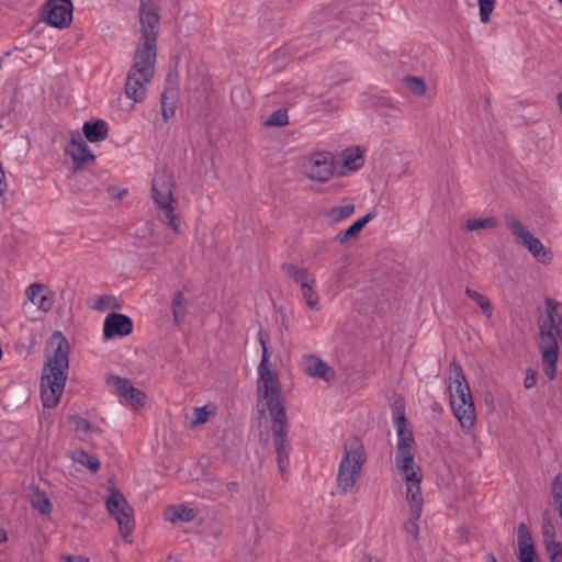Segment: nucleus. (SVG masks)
<instances>
[{"mask_svg": "<svg viewBox=\"0 0 562 562\" xmlns=\"http://www.w3.org/2000/svg\"><path fill=\"white\" fill-rule=\"evenodd\" d=\"M133 330L132 319L119 313L108 315L103 323V335L105 338H113L115 336H127Z\"/></svg>", "mask_w": 562, "mask_h": 562, "instance_id": "a211bd4d", "label": "nucleus"}, {"mask_svg": "<svg viewBox=\"0 0 562 562\" xmlns=\"http://www.w3.org/2000/svg\"><path fill=\"white\" fill-rule=\"evenodd\" d=\"M104 304H105V299L99 297L98 300H95L93 308L102 310Z\"/></svg>", "mask_w": 562, "mask_h": 562, "instance_id": "a18cd8bd", "label": "nucleus"}, {"mask_svg": "<svg viewBox=\"0 0 562 562\" xmlns=\"http://www.w3.org/2000/svg\"><path fill=\"white\" fill-rule=\"evenodd\" d=\"M268 340V335L260 330L259 341L262 347V358L258 367V405L268 409L272 422H285L281 385L277 372L269 361Z\"/></svg>", "mask_w": 562, "mask_h": 562, "instance_id": "20e7f679", "label": "nucleus"}, {"mask_svg": "<svg viewBox=\"0 0 562 562\" xmlns=\"http://www.w3.org/2000/svg\"><path fill=\"white\" fill-rule=\"evenodd\" d=\"M172 177L165 172H157L153 179V199L159 211V217L175 232H179V223L175 214L176 200L172 194Z\"/></svg>", "mask_w": 562, "mask_h": 562, "instance_id": "6e6552de", "label": "nucleus"}, {"mask_svg": "<svg viewBox=\"0 0 562 562\" xmlns=\"http://www.w3.org/2000/svg\"><path fill=\"white\" fill-rule=\"evenodd\" d=\"M562 3V0H559Z\"/></svg>", "mask_w": 562, "mask_h": 562, "instance_id": "3c124183", "label": "nucleus"}, {"mask_svg": "<svg viewBox=\"0 0 562 562\" xmlns=\"http://www.w3.org/2000/svg\"><path fill=\"white\" fill-rule=\"evenodd\" d=\"M72 10L70 0H49L46 3L44 21L57 29L67 27L72 21Z\"/></svg>", "mask_w": 562, "mask_h": 562, "instance_id": "4468645a", "label": "nucleus"}, {"mask_svg": "<svg viewBox=\"0 0 562 562\" xmlns=\"http://www.w3.org/2000/svg\"><path fill=\"white\" fill-rule=\"evenodd\" d=\"M448 391L454 417L464 430H471L476 423V411L470 385L457 363L450 366Z\"/></svg>", "mask_w": 562, "mask_h": 562, "instance_id": "39448f33", "label": "nucleus"}, {"mask_svg": "<svg viewBox=\"0 0 562 562\" xmlns=\"http://www.w3.org/2000/svg\"><path fill=\"white\" fill-rule=\"evenodd\" d=\"M498 222L493 216L487 217H473L464 222V229L469 232L487 231L497 226Z\"/></svg>", "mask_w": 562, "mask_h": 562, "instance_id": "a878e982", "label": "nucleus"}, {"mask_svg": "<svg viewBox=\"0 0 562 562\" xmlns=\"http://www.w3.org/2000/svg\"><path fill=\"white\" fill-rule=\"evenodd\" d=\"M274 436V446L277 452V460L280 471H284L289 465V447L286 442V420L273 422L272 426Z\"/></svg>", "mask_w": 562, "mask_h": 562, "instance_id": "6ab92c4d", "label": "nucleus"}, {"mask_svg": "<svg viewBox=\"0 0 562 562\" xmlns=\"http://www.w3.org/2000/svg\"><path fill=\"white\" fill-rule=\"evenodd\" d=\"M105 507L110 516L116 520L123 539L128 541V537L135 526L133 507L128 504L124 495L115 488H112L109 496L105 498Z\"/></svg>", "mask_w": 562, "mask_h": 562, "instance_id": "9d476101", "label": "nucleus"}, {"mask_svg": "<svg viewBox=\"0 0 562 562\" xmlns=\"http://www.w3.org/2000/svg\"><path fill=\"white\" fill-rule=\"evenodd\" d=\"M7 540V535L3 530L0 529V541L3 542Z\"/></svg>", "mask_w": 562, "mask_h": 562, "instance_id": "09e8293b", "label": "nucleus"}, {"mask_svg": "<svg viewBox=\"0 0 562 562\" xmlns=\"http://www.w3.org/2000/svg\"><path fill=\"white\" fill-rule=\"evenodd\" d=\"M166 99H167V94L162 93V95H161V103H162L161 113H162L165 121L169 120L175 113L173 108L171 105L170 106L167 105Z\"/></svg>", "mask_w": 562, "mask_h": 562, "instance_id": "ea45409f", "label": "nucleus"}, {"mask_svg": "<svg viewBox=\"0 0 562 562\" xmlns=\"http://www.w3.org/2000/svg\"><path fill=\"white\" fill-rule=\"evenodd\" d=\"M355 204L346 203L341 205H335L329 209L327 215L333 222H340L355 213Z\"/></svg>", "mask_w": 562, "mask_h": 562, "instance_id": "c85d7f7f", "label": "nucleus"}, {"mask_svg": "<svg viewBox=\"0 0 562 562\" xmlns=\"http://www.w3.org/2000/svg\"><path fill=\"white\" fill-rule=\"evenodd\" d=\"M405 87L416 95H424L427 91L425 81L415 76L405 77L403 80Z\"/></svg>", "mask_w": 562, "mask_h": 562, "instance_id": "473e14b6", "label": "nucleus"}, {"mask_svg": "<svg viewBox=\"0 0 562 562\" xmlns=\"http://www.w3.org/2000/svg\"><path fill=\"white\" fill-rule=\"evenodd\" d=\"M167 562H180V561H178L177 559L170 558L167 560Z\"/></svg>", "mask_w": 562, "mask_h": 562, "instance_id": "8fccbe9b", "label": "nucleus"}, {"mask_svg": "<svg viewBox=\"0 0 562 562\" xmlns=\"http://www.w3.org/2000/svg\"><path fill=\"white\" fill-rule=\"evenodd\" d=\"M286 276L296 284L301 290L303 301L308 308L313 311L321 310V300L316 291L317 279L314 273L305 268L295 265H286L283 267Z\"/></svg>", "mask_w": 562, "mask_h": 562, "instance_id": "9b49d317", "label": "nucleus"}, {"mask_svg": "<svg viewBox=\"0 0 562 562\" xmlns=\"http://www.w3.org/2000/svg\"><path fill=\"white\" fill-rule=\"evenodd\" d=\"M138 16L140 37L125 83L127 98L135 102H142L145 99L146 85L155 74L159 14L154 0L140 1Z\"/></svg>", "mask_w": 562, "mask_h": 562, "instance_id": "f257e3e1", "label": "nucleus"}, {"mask_svg": "<svg viewBox=\"0 0 562 562\" xmlns=\"http://www.w3.org/2000/svg\"><path fill=\"white\" fill-rule=\"evenodd\" d=\"M109 387L121 397V401L134 409L144 406L146 395L139 389L134 387L126 379L117 375H110L106 380Z\"/></svg>", "mask_w": 562, "mask_h": 562, "instance_id": "ddd939ff", "label": "nucleus"}, {"mask_svg": "<svg viewBox=\"0 0 562 562\" xmlns=\"http://www.w3.org/2000/svg\"><path fill=\"white\" fill-rule=\"evenodd\" d=\"M303 371L312 378L322 379L326 382H330L334 376V370L330 366L323 361L316 355H304L301 360Z\"/></svg>", "mask_w": 562, "mask_h": 562, "instance_id": "f3484780", "label": "nucleus"}, {"mask_svg": "<svg viewBox=\"0 0 562 562\" xmlns=\"http://www.w3.org/2000/svg\"><path fill=\"white\" fill-rule=\"evenodd\" d=\"M416 452L395 453V464L406 484V501L411 507V514L415 519H419L423 512V496L420 483L423 472L415 462Z\"/></svg>", "mask_w": 562, "mask_h": 562, "instance_id": "423d86ee", "label": "nucleus"}, {"mask_svg": "<svg viewBox=\"0 0 562 562\" xmlns=\"http://www.w3.org/2000/svg\"><path fill=\"white\" fill-rule=\"evenodd\" d=\"M537 326V346L541 355L543 372L553 380L557 375L559 349L562 346V303L546 299Z\"/></svg>", "mask_w": 562, "mask_h": 562, "instance_id": "7ed1b4c3", "label": "nucleus"}, {"mask_svg": "<svg viewBox=\"0 0 562 562\" xmlns=\"http://www.w3.org/2000/svg\"><path fill=\"white\" fill-rule=\"evenodd\" d=\"M227 488L229 492H236L237 491V487H238V484L235 483V482H231V483H227Z\"/></svg>", "mask_w": 562, "mask_h": 562, "instance_id": "49530a36", "label": "nucleus"}, {"mask_svg": "<svg viewBox=\"0 0 562 562\" xmlns=\"http://www.w3.org/2000/svg\"><path fill=\"white\" fill-rule=\"evenodd\" d=\"M550 562H562V542L557 539L543 542Z\"/></svg>", "mask_w": 562, "mask_h": 562, "instance_id": "72a5a7b5", "label": "nucleus"}, {"mask_svg": "<svg viewBox=\"0 0 562 562\" xmlns=\"http://www.w3.org/2000/svg\"><path fill=\"white\" fill-rule=\"evenodd\" d=\"M25 294L32 304H34L38 310L43 312L52 310L54 297L52 292L45 285L41 283H32L27 286Z\"/></svg>", "mask_w": 562, "mask_h": 562, "instance_id": "aec40b11", "label": "nucleus"}, {"mask_svg": "<svg viewBox=\"0 0 562 562\" xmlns=\"http://www.w3.org/2000/svg\"><path fill=\"white\" fill-rule=\"evenodd\" d=\"M364 164L363 151L360 147H349L341 151L339 161L335 162L336 176L346 177L359 170Z\"/></svg>", "mask_w": 562, "mask_h": 562, "instance_id": "2eb2a0df", "label": "nucleus"}, {"mask_svg": "<svg viewBox=\"0 0 562 562\" xmlns=\"http://www.w3.org/2000/svg\"><path fill=\"white\" fill-rule=\"evenodd\" d=\"M72 460L79 464L87 467L91 471H97L100 468V462L94 457L88 454L83 450H76L72 453Z\"/></svg>", "mask_w": 562, "mask_h": 562, "instance_id": "7c9ffc66", "label": "nucleus"}, {"mask_svg": "<svg viewBox=\"0 0 562 562\" xmlns=\"http://www.w3.org/2000/svg\"><path fill=\"white\" fill-rule=\"evenodd\" d=\"M67 154L74 159L75 162L78 164H85L94 159L93 154L91 153L85 139L81 138V136L71 139L69 146L67 147Z\"/></svg>", "mask_w": 562, "mask_h": 562, "instance_id": "4be33fe9", "label": "nucleus"}, {"mask_svg": "<svg viewBox=\"0 0 562 562\" xmlns=\"http://www.w3.org/2000/svg\"><path fill=\"white\" fill-rule=\"evenodd\" d=\"M302 172L311 180L326 182L336 176L335 161L329 151H316L301 160Z\"/></svg>", "mask_w": 562, "mask_h": 562, "instance_id": "f8f14e48", "label": "nucleus"}, {"mask_svg": "<svg viewBox=\"0 0 562 562\" xmlns=\"http://www.w3.org/2000/svg\"><path fill=\"white\" fill-rule=\"evenodd\" d=\"M496 0H477L479 15L482 23H487L494 11Z\"/></svg>", "mask_w": 562, "mask_h": 562, "instance_id": "f704fd0d", "label": "nucleus"}, {"mask_svg": "<svg viewBox=\"0 0 562 562\" xmlns=\"http://www.w3.org/2000/svg\"><path fill=\"white\" fill-rule=\"evenodd\" d=\"M541 529H542L543 542L557 539L555 527L552 524L550 517H546V516L543 517Z\"/></svg>", "mask_w": 562, "mask_h": 562, "instance_id": "e433bc0d", "label": "nucleus"}, {"mask_svg": "<svg viewBox=\"0 0 562 562\" xmlns=\"http://www.w3.org/2000/svg\"><path fill=\"white\" fill-rule=\"evenodd\" d=\"M211 484H212V487L210 490V493H217L222 485V483L217 480L212 481Z\"/></svg>", "mask_w": 562, "mask_h": 562, "instance_id": "37998d69", "label": "nucleus"}, {"mask_svg": "<svg viewBox=\"0 0 562 562\" xmlns=\"http://www.w3.org/2000/svg\"><path fill=\"white\" fill-rule=\"evenodd\" d=\"M395 429L397 435L395 453L416 452L413 431L407 427L404 416H400L395 419Z\"/></svg>", "mask_w": 562, "mask_h": 562, "instance_id": "412c9836", "label": "nucleus"}, {"mask_svg": "<svg viewBox=\"0 0 562 562\" xmlns=\"http://www.w3.org/2000/svg\"><path fill=\"white\" fill-rule=\"evenodd\" d=\"M409 515H412L409 513ZM417 519H415L413 516H411L409 520L405 524V530L414 537V539H417L418 537V525L416 522Z\"/></svg>", "mask_w": 562, "mask_h": 562, "instance_id": "4c0bfd02", "label": "nucleus"}, {"mask_svg": "<svg viewBox=\"0 0 562 562\" xmlns=\"http://www.w3.org/2000/svg\"><path fill=\"white\" fill-rule=\"evenodd\" d=\"M31 504L41 514H49L52 512V503L45 492L34 490L31 494Z\"/></svg>", "mask_w": 562, "mask_h": 562, "instance_id": "bb28decb", "label": "nucleus"}, {"mask_svg": "<svg viewBox=\"0 0 562 562\" xmlns=\"http://www.w3.org/2000/svg\"><path fill=\"white\" fill-rule=\"evenodd\" d=\"M465 294L468 295V297L470 300H472L474 303H476L480 306L482 312L487 317H491L493 315V304L491 303L488 297H486L482 293H480V292H477L475 290H472L470 288L465 289Z\"/></svg>", "mask_w": 562, "mask_h": 562, "instance_id": "cd10ccee", "label": "nucleus"}, {"mask_svg": "<svg viewBox=\"0 0 562 562\" xmlns=\"http://www.w3.org/2000/svg\"><path fill=\"white\" fill-rule=\"evenodd\" d=\"M364 462L366 452L361 440L356 437L348 439L337 474V487L342 494L353 490Z\"/></svg>", "mask_w": 562, "mask_h": 562, "instance_id": "0eeeda50", "label": "nucleus"}, {"mask_svg": "<svg viewBox=\"0 0 562 562\" xmlns=\"http://www.w3.org/2000/svg\"><path fill=\"white\" fill-rule=\"evenodd\" d=\"M505 224L516 243L528 249L538 262L549 265L553 260L552 251L519 218L514 215H507Z\"/></svg>", "mask_w": 562, "mask_h": 562, "instance_id": "1a4fd4ad", "label": "nucleus"}, {"mask_svg": "<svg viewBox=\"0 0 562 562\" xmlns=\"http://www.w3.org/2000/svg\"><path fill=\"white\" fill-rule=\"evenodd\" d=\"M374 213H368L363 217L357 220L352 225H350L346 231L338 234L337 239L340 243L348 240L349 238H353L359 235L362 228L374 218Z\"/></svg>", "mask_w": 562, "mask_h": 562, "instance_id": "393cba45", "label": "nucleus"}, {"mask_svg": "<svg viewBox=\"0 0 562 562\" xmlns=\"http://www.w3.org/2000/svg\"><path fill=\"white\" fill-rule=\"evenodd\" d=\"M187 300L181 292H177L172 299V313L176 323H180L186 315Z\"/></svg>", "mask_w": 562, "mask_h": 562, "instance_id": "2f4dec72", "label": "nucleus"}, {"mask_svg": "<svg viewBox=\"0 0 562 562\" xmlns=\"http://www.w3.org/2000/svg\"><path fill=\"white\" fill-rule=\"evenodd\" d=\"M537 383V374H536V371L535 370H531V369H528L526 371V376H525V380H524V385L526 389H531L536 385Z\"/></svg>", "mask_w": 562, "mask_h": 562, "instance_id": "58836bf2", "label": "nucleus"}, {"mask_svg": "<svg viewBox=\"0 0 562 562\" xmlns=\"http://www.w3.org/2000/svg\"><path fill=\"white\" fill-rule=\"evenodd\" d=\"M64 562H89V559L85 555H71L66 554L61 557Z\"/></svg>", "mask_w": 562, "mask_h": 562, "instance_id": "79ce46f5", "label": "nucleus"}, {"mask_svg": "<svg viewBox=\"0 0 562 562\" xmlns=\"http://www.w3.org/2000/svg\"><path fill=\"white\" fill-rule=\"evenodd\" d=\"M72 423H74V427L77 431H87L89 429V423L85 418L75 417Z\"/></svg>", "mask_w": 562, "mask_h": 562, "instance_id": "a19ab883", "label": "nucleus"}, {"mask_svg": "<svg viewBox=\"0 0 562 562\" xmlns=\"http://www.w3.org/2000/svg\"><path fill=\"white\" fill-rule=\"evenodd\" d=\"M289 122V116L286 111L284 110H277L273 113L269 115V117L266 120L265 125L268 126H284Z\"/></svg>", "mask_w": 562, "mask_h": 562, "instance_id": "c9c22d12", "label": "nucleus"}, {"mask_svg": "<svg viewBox=\"0 0 562 562\" xmlns=\"http://www.w3.org/2000/svg\"><path fill=\"white\" fill-rule=\"evenodd\" d=\"M69 344L60 331H55L46 347L47 362L41 380V397L44 407H55L65 390L69 369Z\"/></svg>", "mask_w": 562, "mask_h": 562, "instance_id": "f03ea898", "label": "nucleus"}, {"mask_svg": "<svg viewBox=\"0 0 562 562\" xmlns=\"http://www.w3.org/2000/svg\"><path fill=\"white\" fill-rule=\"evenodd\" d=\"M555 101H557L558 110L562 116V92L557 93Z\"/></svg>", "mask_w": 562, "mask_h": 562, "instance_id": "c03bdc74", "label": "nucleus"}, {"mask_svg": "<svg viewBox=\"0 0 562 562\" xmlns=\"http://www.w3.org/2000/svg\"><path fill=\"white\" fill-rule=\"evenodd\" d=\"M517 549L519 562H540L531 533L524 522L517 528Z\"/></svg>", "mask_w": 562, "mask_h": 562, "instance_id": "dca6fc26", "label": "nucleus"}, {"mask_svg": "<svg viewBox=\"0 0 562 562\" xmlns=\"http://www.w3.org/2000/svg\"><path fill=\"white\" fill-rule=\"evenodd\" d=\"M85 137L92 143L100 142L108 136V124L103 120L93 123L86 122L82 127Z\"/></svg>", "mask_w": 562, "mask_h": 562, "instance_id": "b1692460", "label": "nucleus"}, {"mask_svg": "<svg viewBox=\"0 0 562 562\" xmlns=\"http://www.w3.org/2000/svg\"><path fill=\"white\" fill-rule=\"evenodd\" d=\"M195 515L193 508L183 504H176L165 509L164 518L170 522H188L193 520Z\"/></svg>", "mask_w": 562, "mask_h": 562, "instance_id": "5701e85b", "label": "nucleus"}, {"mask_svg": "<svg viewBox=\"0 0 562 562\" xmlns=\"http://www.w3.org/2000/svg\"><path fill=\"white\" fill-rule=\"evenodd\" d=\"M487 562H497V560L493 553L487 554Z\"/></svg>", "mask_w": 562, "mask_h": 562, "instance_id": "de8ad7c7", "label": "nucleus"}, {"mask_svg": "<svg viewBox=\"0 0 562 562\" xmlns=\"http://www.w3.org/2000/svg\"><path fill=\"white\" fill-rule=\"evenodd\" d=\"M215 414L214 405H204L201 407H195L193 409V420L191 422V428L203 425L209 422V418Z\"/></svg>", "mask_w": 562, "mask_h": 562, "instance_id": "c756f323", "label": "nucleus"}]
</instances>
